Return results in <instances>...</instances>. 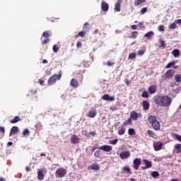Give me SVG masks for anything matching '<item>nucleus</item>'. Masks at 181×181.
Listing matches in <instances>:
<instances>
[{
	"instance_id": "obj_52",
	"label": "nucleus",
	"mask_w": 181,
	"mask_h": 181,
	"mask_svg": "<svg viewBox=\"0 0 181 181\" xmlns=\"http://www.w3.org/2000/svg\"><path fill=\"white\" fill-rule=\"evenodd\" d=\"M83 46V44H81V41H78L76 44L77 49H80Z\"/></svg>"
},
{
	"instance_id": "obj_20",
	"label": "nucleus",
	"mask_w": 181,
	"mask_h": 181,
	"mask_svg": "<svg viewBox=\"0 0 181 181\" xmlns=\"http://www.w3.org/2000/svg\"><path fill=\"white\" fill-rule=\"evenodd\" d=\"M70 86L74 87V88L78 87V81L77 80L72 78L70 82Z\"/></svg>"
},
{
	"instance_id": "obj_27",
	"label": "nucleus",
	"mask_w": 181,
	"mask_h": 181,
	"mask_svg": "<svg viewBox=\"0 0 181 181\" xmlns=\"http://www.w3.org/2000/svg\"><path fill=\"white\" fill-rule=\"evenodd\" d=\"M153 36H155V33H153V31H149L144 35V37H148V40H151V37Z\"/></svg>"
},
{
	"instance_id": "obj_21",
	"label": "nucleus",
	"mask_w": 181,
	"mask_h": 181,
	"mask_svg": "<svg viewBox=\"0 0 181 181\" xmlns=\"http://www.w3.org/2000/svg\"><path fill=\"white\" fill-rule=\"evenodd\" d=\"M37 177L39 180H43V179H45V175H43V172H42V170L40 169H38Z\"/></svg>"
},
{
	"instance_id": "obj_61",
	"label": "nucleus",
	"mask_w": 181,
	"mask_h": 181,
	"mask_svg": "<svg viewBox=\"0 0 181 181\" xmlns=\"http://www.w3.org/2000/svg\"><path fill=\"white\" fill-rule=\"evenodd\" d=\"M90 135H92V136H94L95 135V133L94 132H91L88 134V136H90Z\"/></svg>"
},
{
	"instance_id": "obj_39",
	"label": "nucleus",
	"mask_w": 181,
	"mask_h": 181,
	"mask_svg": "<svg viewBox=\"0 0 181 181\" xmlns=\"http://www.w3.org/2000/svg\"><path fill=\"white\" fill-rule=\"evenodd\" d=\"M123 124L124 125H131V124H132V119L129 118Z\"/></svg>"
},
{
	"instance_id": "obj_4",
	"label": "nucleus",
	"mask_w": 181,
	"mask_h": 181,
	"mask_svg": "<svg viewBox=\"0 0 181 181\" xmlns=\"http://www.w3.org/2000/svg\"><path fill=\"white\" fill-rule=\"evenodd\" d=\"M130 118L132 121H136L138 118H142V113H138L136 111L134 110L130 112Z\"/></svg>"
},
{
	"instance_id": "obj_29",
	"label": "nucleus",
	"mask_w": 181,
	"mask_h": 181,
	"mask_svg": "<svg viewBox=\"0 0 181 181\" xmlns=\"http://www.w3.org/2000/svg\"><path fill=\"white\" fill-rule=\"evenodd\" d=\"M144 2H146V0H135L134 6H139V5H141V4H144Z\"/></svg>"
},
{
	"instance_id": "obj_48",
	"label": "nucleus",
	"mask_w": 181,
	"mask_h": 181,
	"mask_svg": "<svg viewBox=\"0 0 181 181\" xmlns=\"http://www.w3.org/2000/svg\"><path fill=\"white\" fill-rule=\"evenodd\" d=\"M52 49L54 53H57V52H59V47L54 45L52 47Z\"/></svg>"
},
{
	"instance_id": "obj_16",
	"label": "nucleus",
	"mask_w": 181,
	"mask_h": 181,
	"mask_svg": "<svg viewBox=\"0 0 181 181\" xmlns=\"http://www.w3.org/2000/svg\"><path fill=\"white\" fill-rule=\"evenodd\" d=\"M83 31L87 33L88 32H90V30L91 29V25H90V23H86L83 25Z\"/></svg>"
},
{
	"instance_id": "obj_14",
	"label": "nucleus",
	"mask_w": 181,
	"mask_h": 181,
	"mask_svg": "<svg viewBox=\"0 0 181 181\" xmlns=\"http://www.w3.org/2000/svg\"><path fill=\"white\" fill-rule=\"evenodd\" d=\"M80 142V138L77 135H72L71 137V144H78Z\"/></svg>"
},
{
	"instance_id": "obj_53",
	"label": "nucleus",
	"mask_w": 181,
	"mask_h": 181,
	"mask_svg": "<svg viewBox=\"0 0 181 181\" xmlns=\"http://www.w3.org/2000/svg\"><path fill=\"white\" fill-rule=\"evenodd\" d=\"M139 26L140 29L145 28V26H144V21L139 22Z\"/></svg>"
},
{
	"instance_id": "obj_19",
	"label": "nucleus",
	"mask_w": 181,
	"mask_h": 181,
	"mask_svg": "<svg viewBox=\"0 0 181 181\" xmlns=\"http://www.w3.org/2000/svg\"><path fill=\"white\" fill-rule=\"evenodd\" d=\"M175 64H176L175 62H170L167 64V66H165V69H170L172 67H174V69H177V67H179V66H175Z\"/></svg>"
},
{
	"instance_id": "obj_62",
	"label": "nucleus",
	"mask_w": 181,
	"mask_h": 181,
	"mask_svg": "<svg viewBox=\"0 0 181 181\" xmlns=\"http://www.w3.org/2000/svg\"><path fill=\"white\" fill-rule=\"evenodd\" d=\"M126 84L127 86H129V84H131V81L128 80V79H126V81H125Z\"/></svg>"
},
{
	"instance_id": "obj_56",
	"label": "nucleus",
	"mask_w": 181,
	"mask_h": 181,
	"mask_svg": "<svg viewBox=\"0 0 181 181\" xmlns=\"http://www.w3.org/2000/svg\"><path fill=\"white\" fill-rule=\"evenodd\" d=\"M175 138L177 141H179L180 142H181V136L179 134H175Z\"/></svg>"
},
{
	"instance_id": "obj_10",
	"label": "nucleus",
	"mask_w": 181,
	"mask_h": 181,
	"mask_svg": "<svg viewBox=\"0 0 181 181\" xmlns=\"http://www.w3.org/2000/svg\"><path fill=\"white\" fill-rule=\"evenodd\" d=\"M121 159H128L131 156V153L129 151H123L119 154Z\"/></svg>"
},
{
	"instance_id": "obj_28",
	"label": "nucleus",
	"mask_w": 181,
	"mask_h": 181,
	"mask_svg": "<svg viewBox=\"0 0 181 181\" xmlns=\"http://www.w3.org/2000/svg\"><path fill=\"white\" fill-rule=\"evenodd\" d=\"M149 93L151 94H153L154 93H156V87L153 85H151L148 89Z\"/></svg>"
},
{
	"instance_id": "obj_59",
	"label": "nucleus",
	"mask_w": 181,
	"mask_h": 181,
	"mask_svg": "<svg viewBox=\"0 0 181 181\" xmlns=\"http://www.w3.org/2000/svg\"><path fill=\"white\" fill-rule=\"evenodd\" d=\"M131 28L133 30H136V29H138V26L136 25H131Z\"/></svg>"
},
{
	"instance_id": "obj_26",
	"label": "nucleus",
	"mask_w": 181,
	"mask_h": 181,
	"mask_svg": "<svg viewBox=\"0 0 181 181\" xmlns=\"http://www.w3.org/2000/svg\"><path fill=\"white\" fill-rule=\"evenodd\" d=\"M143 162H144V165H146V168H147L148 169H149V168H151L152 166V162L148 160L147 159H144Z\"/></svg>"
},
{
	"instance_id": "obj_33",
	"label": "nucleus",
	"mask_w": 181,
	"mask_h": 181,
	"mask_svg": "<svg viewBox=\"0 0 181 181\" xmlns=\"http://www.w3.org/2000/svg\"><path fill=\"white\" fill-rule=\"evenodd\" d=\"M175 80L176 83H181V74H175Z\"/></svg>"
},
{
	"instance_id": "obj_6",
	"label": "nucleus",
	"mask_w": 181,
	"mask_h": 181,
	"mask_svg": "<svg viewBox=\"0 0 181 181\" xmlns=\"http://www.w3.org/2000/svg\"><path fill=\"white\" fill-rule=\"evenodd\" d=\"M134 165L133 168L136 170H138V169H139V166H141V158H136L134 159Z\"/></svg>"
},
{
	"instance_id": "obj_18",
	"label": "nucleus",
	"mask_w": 181,
	"mask_h": 181,
	"mask_svg": "<svg viewBox=\"0 0 181 181\" xmlns=\"http://www.w3.org/2000/svg\"><path fill=\"white\" fill-rule=\"evenodd\" d=\"M152 127L156 131H159L160 129V123H159V121H156L153 124H152Z\"/></svg>"
},
{
	"instance_id": "obj_8",
	"label": "nucleus",
	"mask_w": 181,
	"mask_h": 181,
	"mask_svg": "<svg viewBox=\"0 0 181 181\" xmlns=\"http://www.w3.org/2000/svg\"><path fill=\"white\" fill-rule=\"evenodd\" d=\"M21 132V130H19V127L14 126L11 129L9 136H12V135L15 134H19Z\"/></svg>"
},
{
	"instance_id": "obj_5",
	"label": "nucleus",
	"mask_w": 181,
	"mask_h": 181,
	"mask_svg": "<svg viewBox=\"0 0 181 181\" xmlns=\"http://www.w3.org/2000/svg\"><path fill=\"white\" fill-rule=\"evenodd\" d=\"M173 76H175V70L173 69H170L167 71V73L165 74V78L166 80H170L171 77H173Z\"/></svg>"
},
{
	"instance_id": "obj_45",
	"label": "nucleus",
	"mask_w": 181,
	"mask_h": 181,
	"mask_svg": "<svg viewBox=\"0 0 181 181\" xmlns=\"http://www.w3.org/2000/svg\"><path fill=\"white\" fill-rule=\"evenodd\" d=\"M114 64H115V62H112V61H107L106 62V65L108 66V67H111V66H114Z\"/></svg>"
},
{
	"instance_id": "obj_13",
	"label": "nucleus",
	"mask_w": 181,
	"mask_h": 181,
	"mask_svg": "<svg viewBox=\"0 0 181 181\" xmlns=\"http://www.w3.org/2000/svg\"><path fill=\"white\" fill-rule=\"evenodd\" d=\"M163 145V144H162L160 141L154 143L153 147L155 151H160V149H162Z\"/></svg>"
},
{
	"instance_id": "obj_32",
	"label": "nucleus",
	"mask_w": 181,
	"mask_h": 181,
	"mask_svg": "<svg viewBox=\"0 0 181 181\" xmlns=\"http://www.w3.org/2000/svg\"><path fill=\"white\" fill-rule=\"evenodd\" d=\"M158 43H160L159 47H166V44L165 43V41H163L162 39L158 40Z\"/></svg>"
},
{
	"instance_id": "obj_63",
	"label": "nucleus",
	"mask_w": 181,
	"mask_h": 181,
	"mask_svg": "<svg viewBox=\"0 0 181 181\" xmlns=\"http://www.w3.org/2000/svg\"><path fill=\"white\" fill-rule=\"evenodd\" d=\"M176 23H178V25H181V19L177 20Z\"/></svg>"
},
{
	"instance_id": "obj_41",
	"label": "nucleus",
	"mask_w": 181,
	"mask_h": 181,
	"mask_svg": "<svg viewBox=\"0 0 181 181\" xmlns=\"http://www.w3.org/2000/svg\"><path fill=\"white\" fill-rule=\"evenodd\" d=\"M141 97L144 98H148L149 97V94L148 93V91L144 90L143 93L141 94Z\"/></svg>"
},
{
	"instance_id": "obj_38",
	"label": "nucleus",
	"mask_w": 181,
	"mask_h": 181,
	"mask_svg": "<svg viewBox=\"0 0 181 181\" xmlns=\"http://www.w3.org/2000/svg\"><path fill=\"white\" fill-rule=\"evenodd\" d=\"M118 134L119 135H124V134H125V129L122 127H119Z\"/></svg>"
},
{
	"instance_id": "obj_17",
	"label": "nucleus",
	"mask_w": 181,
	"mask_h": 181,
	"mask_svg": "<svg viewBox=\"0 0 181 181\" xmlns=\"http://www.w3.org/2000/svg\"><path fill=\"white\" fill-rule=\"evenodd\" d=\"M95 115H97V112L94 110H90L87 114V117H89V118H94Z\"/></svg>"
},
{
	"instance_id": "obj_50",
	"label": "nucleus",
	"mask_w": 181,
	"mask_h": 181,
	"mask_svg": "<svg viewBox=\"0 0 181 181\" xmlns=\"http://www.w3.org/2000/svg\"><path fill=\"white\" fill-rule=\"evenodd\" d=\"M117 143H118V139L110 141V144H111L112 145H117Z\"/></svg>"
},
{
	"instance_id": "obj_7",
	"label": "nucleus",
	"mask_w": 181,
	"mask_h": 181,
	"mask_svg": "<svg viewBox=\"0 0 181 181\" xmlns=\"http://www.w3.org/2000/svg\"><path fill=\"white\" fill-rule=\"evenodd\" d=\"M110 8V6L105 2V1L103 0L101 1V9L103 11V12H108V9Z\"/></svg>"
},
{
	"instance_id": "obj_25",
	"label": "nucleus",
	"mask_w": 181,
	"mask_h": 181,
	"mask_svg": "<svg viewBox=\"0 0 181 181\" xmlns=\"http://www.w3.org/2000/svg\"><path fill=\"white\" fill-rule=\"evenodd\" d=\"M172 54L174 57H179L180 56V50L175 49L173 50Z\"/></svg>"
},
{
	"instance_id": "obj_2",
	"label": "nucleus",
	"mask_w": 181,
	"mask_h": 181,
	"mask_svg": "<svg viewBox=\"0 0 181 181\" xmlns=\"http://www.w3.org/2000/svg\"><path fill=\"white\" fill-rule=\"evenodd\" d=\"M62 78V74H59L58 75H52L48 80V84L52 86L57 81V80H60Z\"/></svg>"
},
{
	"instance_id": "obj_47",
	"label": "nucleus",
	"mask_w": 181,
	"mask_h": 181,
	"mask_svg": "<svg viewBox=\"0 0 181 181\" xmlns=\"http://www.w3.org/2000/svg\"><path fill=\"white\" fill-rule=\"evenodd\" d=\"M138 56H143V54H145V50L140 49L137 52Z\"/></svg>"
},
{
	"instance_id": "obj_54",
	"label": "nucleus",
	"mask_w": 181,
	"mask_h": 181,
	"mask_svg": "<svg viewBox=\"0 0 181 181\" xmlns=\"http://www.w3.org/2000/svg\"><path fill=\"white\" fill-rule=\"evenodd\" d=\"M100 156V151H95V153H94V156H95V158H98V156Z\"/></svg>"
},
{
	"instance_id": "obj_9",
	"label": "nucleus",
	"mask_w": 181,
	"mask_h": 181,
	"mask_svg": "<svg viewBox=\"0 0 181 181\" xmlns=\"http://www.w3.org/2000/svg\"><path fill=\"white\" fill-rule=\"evenodd\" d=\"M102 100L105 101H115V98L114 96H110L108 94H105L102 96Z\"/></svg>"
},
{
	"instance_id": "obj_58",
	"label": "nucleus",
	"mask_w": 181,
	"mask_h": 181,
	"mask_svg": "<svg viewBox=\"0 0 181 181\" xmlns=\"http://www.w3.org/2000/svg\"><path fill=\"white\" fill-rule=\"evenodd\" d=\"M37 83H39L40 86H43V84H45V80L39 79Z\"/></svg>"
},
{
	"instance_id": "obj_49",
	"label": "nucleus",
	"mask_w": 181,
	"mask_h": 181,
	"mask_svg": "<svg viewBox=\"0 0 181 181\" xmlns=\"http://www.w3.org/2000/svg\"><path fill=\"white\" fill-rule=\"evenodd\" d=\"M148 12V8L144 7L141 10V15H144V13H146Z\"/></svg>"
},
{
	"instance_id": "obj_34",
	"label": "nucleus",
	"mask_w": 181,
	"mask_h": 181,
	"mask_svg": "<svg viewBox=\"0 0 181 181\" xmlns=\"http://www.w3.org/2000/svg\"><path fill=\"white\" fill-rule=\"evenodd\" d=\"M135 57H136V52H132L129 54V59H130V60H134Z\"/></svg>"
},
{
	"instance_id": "obj_22",
	"label": "nucleus",
	"mask_w": 181,
	"mask_h": 181,
	"mask_svg": "<svg viewBox=\"0 0 181 181\" xmlns=\"http://www.w3.org/2000/svg\"><path fill=\"white\" fill-rule=\"evenodd\" d=\"M87 35V33L86 31L82 30L78 33L77 35H75V37L77 39L78 37H84Z\"/></svg>"
},
{
	"instance_id": "obj_30",
	"label": "nucleus",
	"mask_w": 181,
	"mask_h": 181,
	"mask_svg": "<svg viewBox=\"0 0 181 181\" xmlns=\"http://www.w3.org/2000/svg\"><path fill=\"white\" fill-rule=\"evenodd\" d=\"M131 34L132 35L129 37V39H135L136 37H138V31H133Z\"/></svg>"
},
{
	"instance_id": "obj_3",
	"label": "nucleus",
	"mask_w": 181,
	"mask_h": 181,
	"mask_svg": "<svg viewBox=\"0 0 181 181\" xmlns=\"http://www.w3.org/2000/svg\"><path fill=\"white\" fill-rule=\"evenodd\" d=\"M67 173V170L64 168H59L57 170L55 173V175L57 177H64L66 176V174Z\"/></svg>"
},
{
	"instance_id": "obj_31",
	"label": "nucleus",
	"mask_w": 181,
	"mask_h": 181,
	"mask_svg": "<svg viewBox=\"0 0 181 181\" xmlns=\"http://www.w3.org/2000/svg\"><path fill=\"white\" fill-rule=\"evenodd\" d=\"M175 153H180L181 152V144H177L176 146H175Z\"/></svg>"
},
{
	"instance_id": "obj_36",
	"label": "nucleus",
	"mask_w": 181,
	"mask_h": 181,
	"mask_svg": "<svg viewBox=\"0 0 181 181\" xmlns=\"http://www.w3.org/2000/svg\"><path fill=\"white\" fill-rule=\"evenodd\" d=\"M90 169H92V170H100V167H98L97 164H93L90 166Z\"/></svg>"
},
{
	"instance_id": "obj_64",
	"label": "nucleus",
	"mask_w": 181,
	"mask_h": 181,
	"mask_svg": "<svg viewBox=\"0 0 181 181\" xmlns=\"http://www.w3.org/2000/svg\"><path fill=\"white\" fill-rule=\"evenodd\" d=\"M0 181H6V180L4 177H0Z\"/></svg>"
},
{
	"instance_id": "obj_37",
	"label": "nucleus",
	"mask_w": 181,
	"mask_h": 181,
	"mask_svg": "<svg viewBox=\"0 0 181 181\" xmlns=\"http://www.w3.org/2000/svg\"><path fill=\"white\" fill-rule=\"evenodd\" d=\"M177 28V25L175 23H173L168 25V29H176Z\"/></svg>"
},
{
	"instance_id": "obj_51",
	"label": "nucleus",
	"mask_w": 181,
	"mask_h": 181,
	"mask_svg": "<svg viewBox=\"0 0 181 181\" xmlns=\"http://www.w3.org/2000/svg\"><path fill=\"white\" fill-rule=\"evenodd\" d=\"M129 135H135V129H129Z\"/></svg>"
},
{
	"instance_id": "obj_57",
	"label": "nucleus",
	"mask_w": 181,
	"mask_h": 181,
	"mask_svg": "<svg viewBox=\"0 0 181 181\" xmlns=\"http://www.w3.org/2000/svg\"><path fill=\"white\" fill-rule=\"evenodd\" d=\"M51 35H52V33L49 31H47L46 32V37H47H47H51Z\"/></svg>"
},
{
	"instance_id": "obj_46",
	"label": "nucleus",
	"mask_w": 181,
	"mask_h": 181,
	"mask_svg": "<svg viewBox=\"0 0 181 181\" xmlns=\"http://www.w3.org/2000/svg\"><path fill=\"white\" fill-rule=\"evenodd\" d=\"M151 176L153 177H158V176H159V173L158 171H153L151 173Z\"/></svg>"
},
{
	"instance_id": "obj_23",
	"label": "nucleus",
	"mask_w": 181,
	"mask_h": 181,
	"mask_svg": "<svg viewBox=\"0 0 181 181\" xmlns=\"http://www.w3.org/2000/svg\"><path fill=\"white\" fill-rule=\"evenodd\" d=\"M19 121H22V119L19 116H16L13 119L10 121L11 124H16V122H19Z\"/></svg>"
},
{
	"instance_id": "obj_43",
	"label": "nucleus",
	"mask_w": 181,
	"mask_h": 181,
	"mask_svg": "<svg viewBox=\"0 0 181 181\" xmlns=\"http://www.w3.org/2000/svg\"><path fill=\"white\" fill-rule=\"evenodd\" d=\"M83 67L88 68V67H90V62L88 61H83Z\"/></svg>"
},
{
	"instance_id": "obj_1",
	"label": "nucleus",
	"mask_w": 181,
	"mask_h": 181,
	"mask_svg": "<svg viewBox=\"0 0 181 181\" xmlns=\"http://www.w3.org/2000/svg\"><path fill=\"white\" fill-rule=\"evenodd\" d=\"M155 101L160 107H169L172 104V98L168 95L158 96Z\"/></svg>"
},
{
	"instance_id": "obj_24",
	"label": "nucleus",
	"mask_w": 181,
	"mask_h": 181,
	"mask_svg": "<svg viewBox=\"0 0 181 181\" xmlns=\"http://www.w3.org/2000/svg\"><path fill=\"white\" fill-rule=\"evenodd\" d=\"M148 122L151 124V125L158 121L156 119V117L155 116H148Z\"/></svg>"
},
{
	"instance_id": "obj_42",
	"label": "nucleus",
	"mask_w": 181,
	"mask_h": 181,
	"mask_svg": "<svg viewBox=\"0 0 181 181\" xmlns=\"http://www.w3.org/2000/svg\"><path fill=\"white\" fill-rule=\"evenodd\" d=\"M28 95H30V96L33 95L34 97H36V90H30Z\"/></svg>"
},
{
	"instance_id": "obj_44",
	"label": "nucleus",
	"mask_w": 181,
	"mask_h": 181,
	"mask_svg": "<svg viewBox=\"0 0 181 181\" xmlns=\"http://www.w3.org/2000/svg\"><path fill=\"white\" fill-rule=\"evenodd\" d=\"M4 134H5V129L0 127V138H2L4 136Z\"/></svg>"
},
{
	"instance_id": "obj_35",
	"label": "nucleus",
	"mask_w": 181,
	"mask_h": 181,
	"mask_svg": "<svg viewBox=\"0 0 181 181\" xmlns=\"http://www.w3.org/2000/svg\"><path fill=\"white\" fill-rule=\"evenodd\" d=\"M23 136H29V135H30V132H29L28 129H25L23 132Z\"/></svg>"
},
{
	"instance_id": "obj_55",
	"label": "nucleus",
	"mask_w": 181,
	"mask_h": 181,
	"mask_svg": "<svg viewBox=\"0 0 181 181\" xmlns=\"http://www.w3.org/2000/svg\"><path fill=\"white\" fill-rule=\"evenodd\" d=\"M123 170H127V172H128V173H131V169L128 167H124Z\"/></svg>"
},
{
	"instance_id": "obj_40",
	"label": "nucleus",
	"mask_w": 181,
	"mask_h": 181,
	"mask_svg": "<svg viewBox=\"0 0 181 181\" xmlns=\"http://www.w3.org/2000/svg\"><path fill=\"white\" fill-rule=\"evenodd\" d=\"M158 30H159V32H165V25H158Z\"/></svg>"
},
{
	"instance_id": "obj_12",
	"label": "nucleus",
	"mask_w": 181,
	"mask_h": 181,
	"mask_svg": "<svg viewBox=\"0 0 181 181\" xmlns=\"http://www.w3.org/2000/svg\"><path fill=\"white\" fill-rule=\"evenodd\" d=\"M123 0H117V3L115 4V11L116 12H121V4H122Z\"/></svg>"
},
{
	"instance_id": "obj_11",
	"label": "nucleus",
	"mask_w": 181,
	"mask_h": 181,
	"mask_svg": "<svg viewBox=\"0 0 181 181\" xmlns=\"http://www.w3.org/2000/svg\"><path fill=\"white\" fill-rule=\"evenodd\" d=\"M99 149H100L101 151H104V152H111V151H112V146L105 145L100 146Z\"/></svg>"
},
{
	"instance_id": "obj_60",
	"label": "nucleus",
	"mask_w": 181,
	"mask_h": 181,
	"mask_svg": "<svg viewBox=\"0 0 181 181\" xmlns=\"http://www.w3.org/2000/svg\"><path fill=\"white\" fill-rule=\"evenodd\" d=\"M147 134H148V135H150L151 136H153V135H154L153 132H152L151 130H148Z\"/></svg>"
},
{
	"instance_id": "obj_15",
	"label": "nucleus",
	"mask_w": 181,
	"mask_h": 181,
	"mask_svg": "<svg viewBox=\"0 0 181 181\" xmlns=\"http://www.w3.org/2000/svg\"><path fill=\"white\" fill-rule=\"evenodd\" d=\"M141 105L143 107V110H145L146 111H148L149 110V102L148 100H143Z\"/></svg>"
}]
</instances>
